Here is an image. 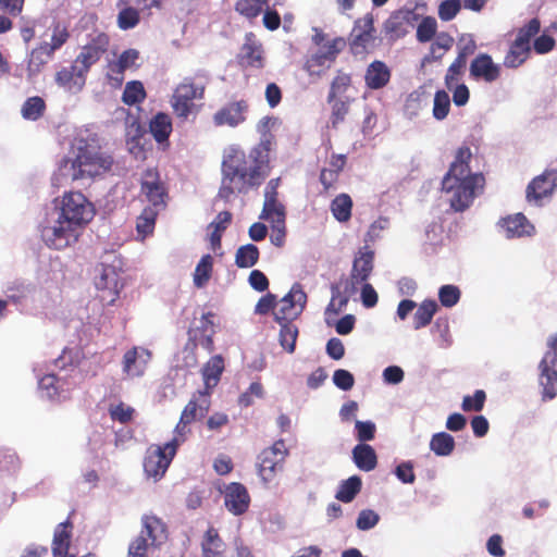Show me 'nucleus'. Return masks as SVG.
<instances>
[{
	"mask_svg": "<svg viewBox=\"0 0 557 557\" xmlns=\"http://www.w3.org/2000/svg\"><path fill=\"white\" fill-rule=\"evenodd\" d=\"M221 170L218 196L228 201L235 193L246 194L264 182L270 173L269 156L261 146L253 147L248 153L232 147L223 157Z\"/></svg>",
	"mask_w": 557,
	"mask_h": 557,
	"instance_id": "1",
	"label": "nucleus"
},
{
	"mask_svg": "<svg viewBox=\"0 0 557 557\" xmlns=\"http://www.w3.org/2000/svg\"><path fill=\"white\" fill-rule=\"evenodd\" d=\"M95 214L94 203L82 191H65L60 198L57 221L42 230L44 242L58 250L75 244Z\"/></svg>",
	"mask_w": 557,
	"mask_h": 557,
	"instance_id": "2",
	"label": "nucleus"
},
{
	"mask_svg": "<svg viewBox=\"0 0 557 557\" xmlns=\"http://www.w3.org/2000/svg\"><path fill=\"white\" fill-rule=\"evenodd\" d=\"M471 149L468 146L459 147L442 180V190L450 194V208L456 212L467 210L485 185L484 175L471 171Z\"/></svg>",
	"mask_w": 557,
	"mask_h": 557,
	"instance_id": "3",
	"label": "nucleus"
},
{
	"mask_svg": "<svg viewBox=\"0 0 557 557\" xmlns=\"http://www.w3.org/2000/svg\"><path fill=\"white\" fill-rule=\"evenodd\" d=\"M73 157L63 158L59 171L72 182L95 178L111 171L114 160L103 151L96 140L76 138L72 147Z\"/></svg>",
	"mask_w": 557,
	"mask_h": 557,
	"instance_id": "4",
	"label": "nucleus"
},
{
	"mask_svg": "<svg viewBox=\"0 0 557 557\" xmlns=\"http://www.w3.org/2000/svg\"><path fill=\"white\" fill-rule=\"evenodd\" d=\"M541 27L540 18L533 17L511 32L513 39L509 41L504 57L505 67L518 69L528 61L532 53V39L540 34Z\"/></svg>",
	"mask_w": 557,
	"mask_h": 557,
	"instance_id": "5",
	"label": "nucleus"
},
{
	"mask_svg": "<svg viewBox=\"0 0 557 557\" xmlns=\"http://www.w3.org/2000/svg\"><path fill=\"white\" fill-rule=\"evenodd\" d=\"M206 88V83L196 82V78L190 76L177 84L170 99L175 116L187 121L191 114H197L199 106L195 101L205 98Z\"/></svg>",
	"mask_w": 557,
	"mask_h": 557,
	"instance_id": "6",
	"label": "nucleus"
},
{
	"mask_svg": "<svg viewBox=\"0 0 557 557\" xmlns=\"http://www.w3.org/2000/svg\"><path fill=\"white\" fill-rule=\"evenodd\" d=\"M287 456L288 449L284 440H277L273 445L261 450L258 455L257 470L263 484H270L276 474L283 471Z\"/></svg>",
	"mask_w": 557,
	"mask_h": 557,
	"instance_id": "7",
	"label": "nucleus"
},
{
	"mask_svg": "<svg viewBox=\"0 0 557 557\" xmlns=\"http://www.w3.org/2000/svg\"><path fill=\"white\" fill-rule=\"evenodd\" d=\"M547 351L539 364L543 397L553 399L557 395V333L547 338Z\"/></svg>",
	"mask_w": 557,
	"mask_h": 557,
	"instance_id": "8",
	"label": "nucleus"
},
{
	"mask_svg": "<svg viewBox=\"0 0 557 557\" xmlns=\"http://www.w3.org/2000/svg\"><path fill=\"white\" fill-rule=\"evenodd\" d=\"M176 451L174 448L169 447L168 444L151 445L144 458V471L148 478L156 481L164 476L168 468L170 467Z\"/></svg>",
	"mask_w": 557,
	"mask_h": 557,
	"instance_id": "9",
	"label": "nucleus"
},
{
	"mask_svg": "<svg viewBox=\"0 0 557 557\" xmlns=\"http://www.w3.org/2000/svg\"><path fill=\"white\" fill-rule=\"evenodd\" d=\"M307 304V294L299 283H295L289 293L281 299V307L274 311L276 322L292 321L296 319L305 309Z\"/></svg>",
	"mask_w": 557,
	"mask_h": 557,
	"instance_id": "10",
	"label": "nucleus"
},
{
	"mask_svg": "<svg viewBox=\"0 0 557 557\" xmlns=\"http://www.w3.org/2000/svg\"><path fill=\"white\" fill-rule=\"evenodd\" d=\"M237 63L244 70H261L264 67V50L253 33L245 35V41L237 54Z\"/></svg>",
	"mask_w": 557,
	"mask_h": 557,
	"instance_id": "11",
	"label": "nucleus"
},
{
	"mask_svg": "<svg viewBox=\"0 0 557 557\" xmlns=\"http://www.w3.org/2000/svg\"><path fill=\"white\" fill-rule=\"evenodd\" d=\"M375 40L374 20L371 14L355 22L351 32L350 50L354 54L364 53Z\"/></svg>",
	"mask_w": 557,
	"mask_h": 557,
	"instance_id": "12",
	"label": "nucleus"
},
{
	"mask_svg": "<svg viewBox=\"0 0 557 557\" xmlns=\"http://www.w3.org/2000/svg\"><path fill=\"white\" fill-rule=\"evenodd\" d=\"M95 285L98 290L102 292L101 300L108 305L114 304L123 286L115 267L109 264L100 265L99 274L95 277Z\"/></svg>",
	"mask_w": 557,
	"mask_h": 557,
	"instance_id": "13",
	"label": "nucleus"
},
{
	"mask_svg": "<svg viewBox=\"0 0 557 557\" xmlns=\"http://www.w3.org/2000/svg\"><path fill=\"white\" fill-rule=\"evenodd\" d=\"M109 44L110 38L106 33L96 34L75 58L76 63L88 73L90 67L107 52Z\"/></svg>",
	"mask_w": 557,
	"mask_h": 557,
	"instance_id": "14",
	"label": "nucleus"
},
{
	"mask_svg": "<svg viewBox=\"0 0 557 557\" xmlns=\"http://www.w3.org/2000/svg\"><path fill=\"white\" fill-rule=\"evenodd\" d=\"M214 314L212 312L203 313L199 320V324L188 330L189 342L193 347L201 346L208 352L214 350L213 336L215 334Z\"/></svg>",
	"mask_w": 557,
	"mask_h": 557,
	"instance_id": "15",
	"label": "nucleus"
},
{
	"mask_svg": "<svg viewBox=\"0 0 557 557\" xmlns=\"http://www.w3.org/2000/svg\"><path fill=\"white\" fill-rule=\"evenodd\" d=\"M248 102L246 100H238L230 102L220 108L212 116L215 126H230L236 127L246 121V113L248 111Z\"/></svg>",
	"mask_w": 557,
	"mask_h": 557,
	"instance_id": "16",
	"label": "nucleus"
},
{
	"mask_svg": "<svg viewBox=\"0 0 557 557\" xmlns=\"http://www.w3.org/2000/svg\"><path fill=\"white\" fill-rule=\"evenodd\" d=\"M419 15L413 10H398L384 22V32L393 40L404 37L408 26H413Z\"/></svg>",
	"mask_w": 557,
	"mask_h": 557,
	"instance_id": "17",
	"label": "nucleus"
},
{
	"mask_svg": "<svg viewBox=\"0 0 557 557\" xmlns=\"http://www.w3.org/2000/svg\"><path fill=\"white\" fill-rule=\"evenodd\" d=\"M557 188V170H546L534 177L527 187V199L539 203Z\"/></svg>",
	"mask_w": 557,
	"mask_h": 557,
	"instance_id": "18",
	"label": "nucleus"
},
{
	"mask_svg": "<svg viewBox=\"0 0 557 557\" xmlns=\"http://www.w3.org/2000/svg\"><path fill=\"white\" fill-rule=\"evenodd\" d=\"M87 72L74 60L69 66H63L55 73V83L66 91L79 92L85 84Z\"/></svg>",
	"mask_w": 557,
	"mask_h": 557,
	"instance_id": "19",
	"label": "nucleus"
},
{
	"mask_svg": "<svg viewBox=\"0 0 557 557\" xmlns=\"http://www.w3.org/2000/svg\"><path fill=\"white\" fill-rule=\"evenodd\" d=\"M470 76L475 81L493 83L500 77V66L487 53H479L470 63Z\"/></svg>",
	"mask_w": 557,
	"mask_h": 557,
	"instance_id": "20",
	"label": "nucleus"
},
{
	"mask_svg": "<svg viewBox=\"0 0 557 557\" xmlns=\"http://www.w3.org/2000/svg\"><path fill=\"white\" fill-rule=\"evenodd\" d=\"M141 531L138 536H144L148 546L159 547L168 540L165 523L154 515H145L141 518Z\"/></svg>",
	"mask_w": 557,
	"mask_h": 557,
	"instance_id": "21",
	"label": "nucleus"
},
{
	"mask_svg": "<svg viewBox=\"0 0 557 557\" xmlns=\"http://www.w3.org/2000/svg\"><path fill=\"white\" fill-rule=\"evenodd\" d=\"M224 504L226 509L235 516L245 513L250 504V496L242 483H230L224 493Z\"/></svg>",
	"mask_w": 557,
	"mask_h": 557,
	"instance_id": "22",
	"label": "nucleus"
},
{
	"mask_svg": "<svg viewBox=\"0 0 557 557\" xmlns=\"http://www.w3.org/2000/svg\"><path fill=\"white\" fill-rule=\"evenodd\" d=\"M141 193L153 207L164 205L166 191L157 169L150 168L143 173Z\"/></svg>",
	"mask_w": 557,
	"mask_h": 557,
	"instance_id": "23",
	"label": "nucleus"
},
{
	"mask_svg": "<svg viewBox=\"0 0 557 557\" xmlns=\"http://www.w3.org/2000/svg\"><path fill=\"white\" fill-rule=\"evenodd\" d=\"M374 268V251L369 246L359 249L350 272L351 284H362L368 281Z\"/></svg>",
	"mask_w": 557,
	"mask_h": 557,
	"instance_id": "24",
	"label": "nucleus"
},
{
	"mask_svg": "<svg viewBox=\"0 0 557 557\" xmlns=\"http://www.w3.org/2000/svg\"><path fill=\"white\" fill-rule=\"evenodd\" d=\"M151 358V354L146 348L133 347L123 356V372L131 377L141 376Z\"/></svg>",
	"mask_w": 557,
	"mask_h": 557,
	"instance_id": "25",
	"label": "nucleus"
},
{
	"mask_svg": "<svg viewBox=\"0 0 557 557\" xmlns=\"http://www.w3.org/2000/svg\"><path fill=\"white\" fill-rule=\"evenodd\" d=\"M138 58L139 52L136 49H127L123 51L117 60H113L108 63V79L113 81L116 85H121L124 81L125 71L134 67Z\"/></svg>",
	"mask_w": 557,
	"mask_h": 557,
	"instance_id": "26",
	"label": "nucleus"
},
{
	"mask_svg": "<svg viewBox=\"0 0 557 557\" xmlns=\"http://www.w3.org/2000/svg\"><path fill=\"white\" fill-rule=\"evenodd\" d=\"M508 238L532 236L535 233L534 225L527 219L523 213H516L503 218L499 221Z\"/></svg>",
	"mask_w": 557,
	"mask_h": 557,
	"instance_id": "27",
	"label": "nucleus"
},
{
	"mask_svg": "<svg viewBox=\"0 0 557 557\" xmlns=\"http://www.w3.org/2000/svg\"><path fill=\"white\" fill-rule=\"evenodd\" d=\"M392 77L391 69L380 60L371 62L364 73V84L371 90L386 87Z\"/></svg>",
	"mask_w": 557,
	"mask_h": 557,
	"instance_id": "28",
	"label": "nucleus"
},
{
	"mask_svg": "<svg viewBox=\"0 0 557 557\" xmlns=\"http://www.w3.org/2000/svg\"><path fill=\"white\" fill-rule=\"evenodd\" d=\"M73 523L67 519L59 523L53 532L52 555L53 557H72L69 553L72 543Z\"/></svg>",
	"mask_w": 557,
	"mask_h": 557,
	"instance_id": "29",
	"label": "nucleus"
},
{
	"mask_svg": "<svg viewBox=\"0 0 557 557\" xmlns=\"http://www.w3.org/2000/svg\"><path fill=\"white\" fill-rule=\"evenodd\" d=\"M149 131L158 144H169L173 131L172 119L168 113L158 112L149 122Z\"/></svg>",
	"mask_w": 557,
	"mask_h": 557,
	"instance_id": "30",
	"label": "nucleus"
},
{
	"mask_svg": "<svg viewBox=\"0 0 557 557\" xmlns=\"http://www.w3.org/2000/svg\"><path fill=\"white\" fill-rule=\"evenodd\" d=\"M226 549V545L219 534V531L209 527L201 541V550L203 557H221Z\"/></svg>",
	"mask_w": 557,
	"mask_h": 557,
	"instance_id": "31",
	"label": "nucleus"
},
{
	"mask_svg": "<svg viewBox=\"0 0 557 557\" xmlns=\"http://www.w3.org/2000/svg\"><path fill=\"white\" fill-rule=\"evenodd\" d=\"M352 460L357 468L366 472L374 470L377 465L375 450L366 443H360L354 447Z\"/></svg>",
	"mask_w": 557,
	"mask_h": 557,
	"instance_id": "32",
	"label": "nucleus"
},
{
	"mask_svg": "<svg viewBox=\"0 0 557 557\" xmlns=\"http://www.w3.org/2000/svg\"><path fill=\"white\" fill-rule=\"evenodd\" d=\"M199 398H191L187 405L184 407L181 418L188 423L196 421L198 418H203L210 408V400L207 395L202 392H199Z\"/></svg>",
	"mask_w": 557,
	"mask_h": 557,
	"instance_id": "33",
	"label": "nucleus"
},
{
	"mask_svg": "<svg viewBox=\"0 0 557 557\" xmlns=\"http://www.w3.org/2000/svg\"><path fill=\"white\" fill-rule=\"evenodd\" d=\"M53 52L49 49L48 42H42L30 51L27 71L29 75L40 73L48 62L52 59Z\"/></svg>",
	"mask_w": 557,
	"mask_h": 557,
	"instance_id": "34",
	"label": "nucleus"
},
{
	"mask_svg": "<svg viewBox=\"0 0 557 557\" xmlns=\"http://www.w3.org/2000/svg\"><path fill=\"white\" fill-rule=\"evenodd\" d=\"M224 371V359L221 355L211 357L202 368V377L207 387L215 386Z\"/></svg>",
	"mask_w": 557,
	"mask_h": 557,
	"instance_id": "35",
	"label": "nucleus"
},
{
	"mask_svg": "<svg viewBox=\"0 0 557 557\" xmlns=\"http://www.w3.org/2000/svg\"><path fill=\"white\" fill-rule=\"evenodd\" d=\"M438 306L433 299L423 300L413 314V327L420 330L429 325L436 313Z\"/></svg>",
	"mask_w": 557,
	"mask_h": 557,
	"instance_id": "36",
	"label": "nucleus"
},
{
	"mask_svg": "<svg viewBox=\"0 0 557 557\" xmlns=\"http://www.w3.org/2000/svg\"><path fill=\"white\" fill-rule=\"evenodd\" d=\"M352 200L347 194L337 195L331 202V211L338 222H347L351 218Z\"/></svg>",
	"mask_w": 557,
	"mask_h": 557,
	"instance_id": "37",
	"label": "nucleus"
},
{
	"mask_svg": "<svg viewBox=\"0 0 557 557\" xmlns=\"http://www.w3.org/2000/svg\"><path fill=\"white\" fill-rule=\"evenodd\" d=\"M361 479L358 475H352L343 481L335 494L336 499L343 503H350L355 499L357 494L361 491Z\"/></svg>",
	"mask_w": 557,
	"mask_h": 557,
	"instance_id": "38",
	"label": "nucleus"
},
{
	"mask_svg": "<svg viewBox=\"0 0 557 557\" xmlns=\"http://www.w3.org/2000/svg\"><path fill=\"white\" fill-rule=\"evenodd\" d=\"M430 449L436 456H449L455 449V440L449 433H436L430 441Z\"/></svg>",
	"mask_w": 557,
	"mask_h": 557,
	"instance_id": "39",
	"label": "nucleus"
},
{
	"mask_svg": "<svg viewBox=\"0 0 557 557\" xmlns=\"http://www.w3.org/2000/svg\"><path fill=\"white\" fill-rule=\"evenodd\" d=\"M146 97L144 84L140 81H131L125 85L122 101L127 106H135L144 102Z\"/></svg>",
	"mask_w": 557,
	"mask_h": 557,
	"instance_id": "40",
	"label": "nucleus"
},
{
	"mask_svg": "<svg viewBox=\"0 0 557 557\" xmlns=\"http://www.w3.org/2000/svg\"><path fill=\"white\" fill-rule=\"evenodd\" d=\"M213 271V258L211 255H205L196 265L194 272V284L196 287L201 288L206 286L211 278Z\"/></svg>",
	"mask_w": 557,
	"mask_h": 557,
	"instance_id": "41",
	"label": "nucleus"
},
{
	"mask_svg": "<svg viewBox=\"0 0 557 557\" xmlns=\"http://www.w3.org/2000/svg\"><path fill=\"white\" fill-rule=\"evenodd\" d=\"M259 249L253 244L240 246L235 255V264L238 268H251L259 260Z\"/></svg>",
	"mask_w": 557,
	"mask_h": 557,
	"instance_id": "42",
	"label": "nucleus"
},
{
	"mask_svg": "<svg viewBox=\"0 0 557 557\" xmlns=\"http://www.w3.org/2000/svg\"><path fill=\"white\" fill-rule=\"evenodd\" d=\"M261 218L270 222L285 221V207L277 198H264Z\"/></svg>",
	"mask_w": 557,
	"mask_h": 557,
	"instance_id": "43",
	"label": "nucleus"
},
{
	"mask_svg": "<svg viewBox=\"0 0 557 557\" xmlns=\"http://www.w3.org/2000/svg\"><path fill=\"white\" fill-rule=\"evenodd\" d=\"M46 111V102L39 96L29 97L23 103L22 115L26 120L37 121Z\"/></svg>",
	"mask_w": 557,
	"mask_h": 557,
	"instance_id": "44",
	"label": "nucleus"
},
{
	"mask_svg": "<svg viewBox=\"0 0 557 557\" xmlns=\"http://www.w3.org/2000/svg\"><path fill=\"white\" fill-rule=\"evenodd\" d=\"M329 103L331 104V127L336 129L345 121L347 114L349 113L350 100L348 98L343 100L336 97L332 102Z\"/></svg>",
	"mask_w": 557,
	"mask_h": 557,
	"instance_id": "45",
	"label": "nucleus"
},
{
	"mask_svg": "<svg viewBox=\"0 0 557 557\" xmlns=\"http://www.w3.org/2000/svg\"><path fill=\"white\" fill-rule=\"evenodd\" d=\"M333 62L334 61H331L329 57L318 50L306 60L305 70L310 76H320Z\"/></svg>",
	"mask_w": 557,
	"mask_h": 557,
	"instance_id": "46",
	"label": "nucleus"
},
{
	"mask_svg": "<svg viewBox=\"0 0 557 557\" xmlns=\"http://www.w3.org/2000/svg\"><path fill=\"white\" fill-rule=\"evenodd\" d=\"M157 214L158 212L152 207H146L137 218L136 230L143 238L153 232Z\"/></svg>",
	"mask_w": 557,
	"mask_h": 557,
	"instance_id": "47",
	"label": "nucleus"
},
{
	"mask_svg": "<svg viewBox=\"0 0 557 557\" xmlns=\"http://www.w3.org/2000/svg\"><path fill=\"white\" fill-rule=\"evenodd\" d=\"M137 8L132 4L125 5L117 14V26L123 30L132 29L140 22V15Z\"/></svg>",
	"mask_w": 557,
	"mask_h": 557,
	"instance_id": "48",
	"label": "nucleus"
},
{
	"mask_svg": "<svg viewBox=\"0 0 557 557\" xmlns=\"http://www.w3.org/2000/svg\"><path fill=\"white\" fill-rule=\"evenodd\" d=\"M280 330V343L288 352H294L298 336V329L290 321H283Z\"/></svg>",
	"mask_w": 557,
	"mask_h": 557,
	"instance_id": "49",
	"label": "nucleus"
},
{
	"mask_svg": "<svg viewBox=\"0 0 557 557\" xmlns=\"http://www.w3.org/2000/svg\"><path fill=\"white\" fill-rule=\"evenodd\" d=\"M267 4L268 0H237L235 9L239 14L252 20L262 12Z\"/></svg>",
	"mask_w": 557,
	"mask_h": 557,
	"instance_id": "50",
	"label": "nucleus"
},
{
	"mask_svg": "<svg viewBox=\"0 0 557 557\" xmlns=\"http://www.w3.org/2000/svg\"><path fill=\"white\" fill-rule=\"evenodd\" d=\"M351 85V76L347 73L338 71L331 83L327 95V102H332L338 95L347 91Z\"/></svg>",
	"mask_w": 557,
	"mask_h": 557,
	"instance_id": "51",
	"label": "nucleus"
},
{
	"mask_svg": "<svg viewBox=\"0 0 557 557\" xmlns=\"http://www.w3.org/2000/svg\"><path fill=\"white\" fill-rule=\"evenodd\" d=\"M450 110L449 95L445 90H437L434 95L433 101V116L437 121H442L447 117Z\"/></svg>",
	"mask_w": 557,
	"mask_h": 557,
	"instance_id": "52",
	"label": "nucleus"
},
{
	"mask_svg": "<svg viewBox=\"0 0 557 557\" xmlns=\"http://www.w3.org/2000/svg\"><path fill=\"white\" fill-rule=\"evenodd\" d=\"M437 22L432 16H425L421 20L417 27V40L419 42H428L436 35Z\"/></svg>",
	"mask_w": 557,
	"mask_h": 557,
	"instance_id": "53",
	"label": "nucleus"
},
{
	"mask_svg": "<svg viewBox=\"0 0 557 557\" xmlns=\"http://www.w3.org/2000/svg\"><path fill=\"white\" fill-rule=\"evenodd\" d=\"M331 301L326 307L325 313L337 315L348 304V297L342 295L339 286L336 284L331 286Z\"/></svg>",
	"mask_w": 557,
	"mask_h": 557,
	"instance_id": "54",
	"label": "nucleus"
},
{
	"mask_svg": "<svg viewBox=\"0 0 557 557\" xmlns=\"http://www.w3.org/2000/svg\"><path fill=\"white\" fill-rule=\"evenodd\" d=\"M486 400V394L483 389H476L473 396L466 395L462 399L461 408L466 412L481 411Z\"/></svg>",
	"mask_w": 557,
	"mask_h": 557,
	"instance_id": "55",
	"label": "nucleus"
},
{
	"mask_svg": "<svg viewBox=\"0 0 557 557\" xmlns=\"http://www.w3.org/2000/svg\"><path fill=\"white\" fill-rule=\"evenodd\" d=\"M134 413L135 409L125 405L124 403H120L109 408L110 418L113 421H117L123 424L131 422L133 420Z\"/></svg>",
	"mask_w": 557,
	"mask_h": 557,
	"instance_id": "56",
	"label": "nucleus"
},
{
	"mask_svg": "<svg viewBox=\"0 0 557 557\" xmlns=\"http://www.w3.org/2000/svg\"><path fill=\"white\" fill-rule=\"evenodd\" d=\"M460 289L455 285H443L438 290V299L442 306L450 308L460 299Z\"/></svg>",
	"mask_w": 557,
	"mask_h": 557,
	"instance_id": "57",
	"label": "nucleus"
},
{
	"mask_svg": "<svg viewBox=\"0 0 557 557\" xmlns=\"http://www.w3.org/2000/svg\"><path fill=\"white\" fill-rule=\"evenodd\" d=\"M70 38L67 27L61 23H57L52 28L51 42L48 44L49 49L54 53Z\"/></svg>",
	"mask_w": 557,
	"mask_h": 557,
	"instance_id": "58",
	"label": "nucleus"
},
{
	"mask_svg": "<svg viewBox=\"0 0 557 557\" xmlns=\"http://www.w3.org/2000/svg\"><path fill=\"white\" fill-rule=\"evenodd\" d=\"M467 66L460 64V61H453L448 66L445 75V86L448 90H451L456 85H460L461 79Z\"/></svg>",
	"mask_w": 557,
	"mask_h": 557,
	"instance_id": "59",
	"label": "nucleus"
},
{
	"mask_svg": "<svg viewBox=\"0 0 557 557\" xmlns=\"http://www.w3.org/2000/svg\"><path fill=\"white\" fill-rule=\"evenodd\" d=\"M345 47L346 40L343 37H336L327 40L324 45L319 47L318 50L329 57L331 61H335L337 55L345 49Z\"/></svg>",
	"mask_w": 557,
	"mask_h": 557,
	"instance_id": "60",
	"label": "nucleus"
},
{
	"mask_svg": "<svg viewBox=\"0 0 557 557\" xmlns=\"http://www.w3.org/2000/svg\"><path fill=\"white\" fill-rule=\"evenodd\" d=\"M461 9L460 0H445L438 7V17L448 22L455 18Z\"/></svg>",
	"mask_w": 557,
	"mask_h": 557,
	"instance_id": "61",
	"label": "nucleus"
},
{
	"mask_svg": "<svg viewBox=\"0 0 557 557\" xmlns=\"http://www.w3.org/2000/svg\"><path fill=\"white\" fill-rule=\"evenodd\" d=\"M189 424L180 417V421L174 429V437L166 443L169 447H173L177 451V448L186 441L187 435L190 433Z\"/></svg>",
	"mask_w": 557,
	"mask_h": 557,
	"instance_id": "62",
	"label": "nucleus"
},
{
	"mask_svg": "<svg viewBox=\"0 0 557 557\" xmlns=\"http://www.w3.org/2000/svg\"><path fill=\"white\" fill-rule=\"evenodd\" d=\"M356 436L360 443L372 441L375 436L376 426L372 421H359L355 423Z\"/></svg>",
	"mask_w": 557,
	"mask_h": 557,
	"instance_id": "63",
	"label": "nucleus"
},
{
	"mask_svg": "<svg viewBox=\"0 0 557 557\" xmlns=\"http://www.w3.org/2000/svg\"><path fill=\"white\" fill-rule=\"evenodd\" d=\"M555 39L547 34H542L540 36L536 35L532 39V50L537 54H546L550 52L555 48Z\"/></svg>",
	"mask_w": 557,
	"mask_h": 557,
	"instance_id": "64",
	"label": "nucleus"
}]
</instances>
